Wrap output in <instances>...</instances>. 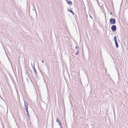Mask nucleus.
Instances as JSON below:
<instances>
[{
    "instance_id": "obj_10",
    "label": "nucleus",
    "mask_w": 128,
    "mask_h": 128,
    "mask_svg": "<svg viewBox=\"0 0 128 128\" xmlns=\"http://www.w3.org/2000/svg\"><path fill=\"white\" fill-rule=\"evenodd\" d=\"M28 104H27V105H26V106H25V107H26L25 108H26V109H27H27H28Z\"/></svg>"
},
{
    "instance_id": "obj_9",
    "label": "nucleus",
    "mask_w": 128,
    "mask_h": 128,
    "mask_svg": "<svg viewBox=\"0 0 128 128\" xmlns=\"http://www.w3.org/2000/svg\"><path fill=\"white\" fill-rule=\"evenodd\" d=\"M58 122L59 123V124L60 125V127H61V123H60V121Z\"/></svg>"
},
{
    "instance_id": "obj_11",
    "label": "nucleus",
    "mask_w": 128,
    "mask_h": 128,
    "mask_svg": "<svg viewBox=\"0 0 128 128\" xmlns=\"http://www.w3.org/2000/svg\"><path fill=\"white\" fill-rule=\"evenodd\" d=\"M26 109V112H27V113H28V109L27 108V109Z\"/></svg>"
},
{
    "instance_id": "obj_19",
    "label": "nucleus",
    "mask_w": 128,
    "mask_h": 128,
    "mask_svg": "<svg viewBox=\"0 0 128 128\" xmlns=\"http://www.w3.org/2000/svg\"><path fill=\"white\" fill-rule=\"evenodd\" d=\"M60 128H61V126L60 127Z\"/></svg>"
},
{
    "instance_id": "obj_6",
    "label": "nucleus",
    "mask_w": 128,
    "mask_h": 128,
    "mask_svg": "<svg viewBox=\"0 0 128 128\" xmlns=\"http://www.w3.org/2000/svg\"><path fill=\"white\" fill-rule=\"evenodd\" d=\"M68 11L69 12H71L72 14H74V12H72V10H69V9H68Z\"/></svg>"
},
{
    "instance_id": "obj_17",
    "label": "nucleus",
    "mask_w": 128,
    "mask_h": 128,
    "mask_svg": "<svg viewBox=\"0 0 128 128\" xmlns=\"http://www.w3.org/2000/svg\"><path fill=\"white\" fill-rule=\"evenodd\" d=\"M42 63H44V61L43 60H42Z\"/></svg>"
},
{
    "instance_id": "obj_16",
    "label": "nucleus",
    "mask_w": 128,
    "mask_h": 128,
    "mask_svg": "<svg viewBox=\"0 0 128 128\" xmlns=\"http://www.w3.org/2000/svg\"><path fill=\"white\" fill-rule=\"evenodd\" d=\"M76 49H77V48H78V47H77V46H76Z\"/></svg>"
},
{
    "instance_id": "obj_14",
    "label": "nucleus",
    "mask_w": 128,
    "mask_h": 128,
    "mask_svg": "<svg viewBox=\"0 0 128 128\" xmlns=\"http://www.w3.org/2000/svg\"><path fill=\"white\" fill-rule=\"evenodd\" d=\"M26 105H27L26 104V102H24V106H26Z\"/></svg>"
},
{
    "instance_id": "obj_4",
    "label": "nucleus",
    "mask_w": 128,
    "mask_h": 128,
    "mask_svg": "<svg viewBox=\"0 0 128 128\" xmlns=\"http://www.w3.org/2000/svg\"><path fill=\"white\" fill-rule=\"evenodd\" d=\"M115 41V45L116 46V48H118V43L117 41Z\"/></svg>"
},
{
    "instance_id": "obj_3",
    "label": "nucleus",
    "mask_w": 128,
    "mask_h": 128,
    "mask_svg": "<svg viewBox=\"0 0 128 128\" xmlns=\"http://www.w3.org/2000/svg\"><path fill=\"white\" fill-rule=\"evenodd\" d=\"M67 3L70 5H72V3L70 0H67L66 1Z\"/></svg>"
},
{
    "instance_id": "obj_12",
    "label": "nucleus",
    "mask_w": 128,
    "mask_h": 128,
    "mask_svg": "<svg viewBox=\"0 0 128 128\" xmlns=\"http://www.w3.org/2000/svg\"><path fill=\"white\" fill-rule=\"evenodd\" d=\"M27 115L28 116V117H29L30 116H29V115L28 113H27Z\"/></svg>"
},
{
    "instance_id": "obj_2",
    "label": "nucleus",
    "mask_w": 128,
    "mask_h": 128,
    "mask_svg": "<svg viewBox=\"0 0 128 128\" xmlns=\"http://www.w3.org/2000/svg\"><path fill=\"white\" fill-rule=\"evenodd\" d=\"M111 29L112 30L113 32H114L116 31V26L115 25H112L111 27Z\"/></svg>"
},
{
    "instance_id": "obj_1",
    "label": "nucleus",
    "mask_w": 128,
    "mask_h": 128,
    "mask_svg": "<svg viewBox=\"0 0 128 128\" xmlns=\"http://www.w3.org/2000/svg\"><path fill=\"white\" fill-rule=\"evenodd\" d=\"M116 20L114 18H112L110 20V22L111 24H114L116 23Z\"/></svg>"
},
{
    "instance_id": "obj_5",
    "label": "nucleus",
    "mask_w": 128,
    "mask_h": 128,
    "mask_svg": "<svg viewBox=\"0 0 128 128\" xmlns=\"http://www.w3.org/2000/svg\"><path fill=\"white\" fill-rule=\"evenodd\" d=\"M33 69H34V72L35 73L36 75V74L37 73V72L36 71V70L35 69V68L34 67H34H33Z\"/></svg>"
},
{
    "instance_id": "obj_8",
    "label": "nucleus",
    "mask_w": 128,
    "mask_h": 128,
    "mask_svg": "<svg viewBox=\"0 0 128 128\" xmlns=\"http://www.w3.org/2000/svg\"><path fill=\"white\" fill-rule=\"evenodd\" d=\"M60 121V120H59V119H58V118H57V119L56 120V122H59Z\"/></svg>"
},
{
    "instance_id": "obj_15",
    "label": "nucleus",
    "mask_w": 128,
    "mask_h": 128,
    "mask_svg": "<svg viewBox=\"0 0 128 128\" xmlns=\"http://www.w3.org/2000/svg\"><path fill=\"white\" fill-rule=\"evenodd\" d=\"M90 18H92V16L90 15Z\"/></svg>"
},
{
    "instance_id": "obj_13",
    "label": "nucleus",
    "mask_w": 128,
    "mask_h": 128,
    "mask_svg": "<svg viewBox=\"0 0 128 128\" xmlns=\"http://www.w3.org/2000/svg\"><path fill=\"white\" fill-rule=\"evenodd\" d=\"M78 51H77V52H76V55H77V54H78Z\"/></svg>"
},
{
    "instance_id": "obj_18",
    "label": "nucleus",
    "mask_w": 128,
    "mask_h": 128,
    "mask_svg": "<svg viewBox=\"0 0 128 128\" xmlns=\"http://www.w3.org/2000/svg\"><path fill=\"white\" fill-rule=\"evenodd\" d=\"M110 14H111V15H112V12H110Z\"/></svg>"
},
{
    "instance_id": "obj_7",
    "label": "nucleus",
    "mask_w": 128,
    "mask_h": 128,
    "mask_svg": "<svg viewBox=\"0 0 128 128\" xmlns=\"http://www.w3.org/2000/svg\"><path fill=\"white\" fill-rule=\"evenodd\" d=\"M114 41H117L116 37V36H115V37H114Z\"/></svg>"
}]
</instances>
